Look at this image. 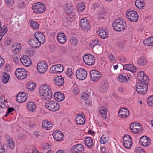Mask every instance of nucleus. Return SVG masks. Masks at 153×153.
I'll use <instances>...</instances> for the list:
<instances>
[{
	"mask_svg": "<svg viewBox=\"0 0 153 153\" xmlns=\"http://www.w3.org/2000/svg\"><path fill=\"white\" fill-rule=\"evenodd\" d=\"M39 92L43 100H49L52 98L51 88L47 84L42 85L39 87Z\"/></svg>",
	"mask_w": 153,
	"mask_h": 153,
	"instance_id": "f257e3e1",
	"label": "nucleus"
},
{
	"mask_svg": "<svg viewBox=\"0 0 153 153\" xmlns=\"http://www.w3.org/2000/svg\"><path fill=\"white\" fill-rule=\"evenodd\" d=\"M113 27L116 31H122L126 29V25L125 22L122 19L119 18L113 22Z\"/></svg>",
	"mask_w": 153,
	"mask_h": 153,
	"instance_id": "f03ea898",
	"label": "nucleus"
},
{
	"mask_svg": "<svg viewBox=\"0 0 153 153\" xmlns=\"http://www.w3.org/2000/svg\"><path fill=\"white\" fill-rule=\"evenodd\" d=\"M147 82H139L136 85V90L139 94H145L148 89Z\"/></svg>",
	"mask_w": 153,
	"mask_h": 153,
	"instance_id": "7ed1b4c3",
	"label": "nucleus"
},
{
	"mask_svg": "<svg viewBox=\"0 0 153 153\" xmlns=\"http://www.w3.org/2000/svg\"><path fill=\"white\" fill-rule=\"evenodd\" d=\"M32 8L34 12L39 14L43 13L46 9L45 4L39 2L34 3Z\"/></svg>",
	"mask_w": 153,
	"mask_h": 153,
	"instance_id": "20e7f679",
	"label": "nucleus"
},
{
	"mask_svg": "<svg viewBox=\"0 0 153 153\" xmlns=\"http://www.w3.org/2000/svg\"><path fill=\"white\" fill-rule=\"evenodd\" d=\"M45 106L49 110L52 111H56L60 108L59 104L54 101H50L46 102Z\"/></svg>",
	"mask_w": 153,
	"mask_h": 153,
	"instance_id": "39448f33",
	"label": "nucleus"
},
{
	"mask_svg": "<svg viewBox=\"0 0 153 153\" xmlns=\"http://www.w3.org/2000/svg\"><path fill=\"white\" fill-rule=\"evenodd\" d=\"M126 15L129 20L132 22H136L138 20V16L135 11L128 10L126 11Z\"/></svg>",
	"mask_w": 153,
	"mask_h": 153,
	"instance_id": "423d86ee",
	"label": "nucleus"
},
{
	"mask_svg": "<svg viewBox=\"0 0 153 153\" xmlns=\"http://www.w3.org/2000/svg\"><path fill=\"white\" fill-rule=\"evenodd\" d=\"M83 59L84 62L89 66L93 65L95 62V59L94 57L90 54H88L84 55Z\"/></svg>",
	"mask_w": 153,
	"mask_h": 153,
	"instance_id": "0eeeda50",
	"label": "nucleus"
},
{
	"mask_svg": "<svg viewBox=\"0 0 153 153\" xmlns=\"http://www.w3.org/2000/svg\"><path fill=\"white\" fill-rule=\"evenodd\" d=\"M15 74L16 77L20 79H25L27 75L26 71L24 68H17L16 70Z\"/></svg>",
	"mask_w": 153,
	"mask_h": 153,
	"instance_id": "6e6552de",
	"label": "nucleus"
},
{
	"mask_svg": "<svg viewBox=\"0 0 153 153\" xmlns=\"http://www.w3.org/2000/svg\"><path fill=\"white\" fill-rule=\"evenodd\" d=\"M130 128L131 131L135 134L141 132L143 130L141 126L138 123H134L131 124Z\"/></svg>",
	"mask_w": 153,
	"mask_h": 153,
	"instance_id": "1a4fd4ad",
	"label": "nucleus"
},
{
	"mask_svg": "<svg viewBox=\"0 0 153 153\" xmlns=\"http://www.w3.org/2000/svg\"><path fill=\"white\" fill-rule=\"evenodd\" d=\"M77 78L80 80L85 79L87 76L86 71L84 69L80 68L76 72Z\"/></svg>",
	"mask_w": 153,
	"mask_h": 153,
	"instance_id": "9d476101",
	"label": "nucleus"
},
{
	"mask_svg": "<svg viewBox=\"0 0 153 153\" xmlns=\"http://www.w3.org/2000/svg\"><path fill=\"white\" fill-rule=\"evenodd\" d=\"M38 71L40 73H45L48 69V65L45 61L38 63L37 66Z\"/></svg>",
	"mask_w": 153,
	"mask_h": 153,
	"instance_id": "9b49d317",
	"label": "nucleus"
},
{
	"mask_svg": "<svg viewBox=\"0 0 153 153\" xmlns=\"http://www.w3.org/2000/svg\"><path fill=\"white\" fill-rule=\"evenodd\" d=\"M80 25L82 30L88 31L90 29V25L88 21L86 18L82 19L80 21Z\"/></svg>",
	"mask_w": 153,
	"mask_h": 153,
	"instance_id": "f8f14e48",
	"label": "nucleus"
},
{
	"mask_svg": "<svg viewBox=\"0 0 153 153\" xmlns=\"http://www.w3.org/2000/svg\"><path fill=\"white\" fill-rule=\"evenodd\" d=\"M70 149L73 153H82L84 151L83 146L80 144L73 145Z\"/></svg>",
	"mask_w": 153,
	"mask_h": 153,
	"instance_id": "ddd939ff",
	"label": "nucleus"
},
{
	"mask_svg": "<svg viewBox=\"0 0 153 153\" xmlns=\"http://www.w3.org/2000/svg\"><path fill=\"white\" fill-rule=\"evenodd\" d=\"M90 74L91 78L94 81H97L101 76V73L96 70L91 71Z\"/></svg>",
	"mask_w": 153,
	"mask_h": 153,
	"instance_id": "4468645a",
	"label": "nucleus"
},
{
	"mask_svg": "<svg viewBox=\"0 0 153 153\" xmlns=\"http://www.w3.org/2000/svg\"><path fill=\"white\" fill-rule=\"evenodd\" d=\"M148 77L145 74L143 71H141L137 74V79L139 80V82H149Z\"/></svg>",
	"mask_w": 153,
	"mask_h": 153,
	"instance_id": "2eb2a0df",
	"label": "nucleus"
},
{
	"mask_svg": "<svg viewBox=\"0 0 153 153\" xmlns=\"http://www.w3.org/2000/svg\"><path fill=\"white\" fill-rule=\"evenodd\" d=\"M53 135L54 139L57 141H60L63 139V134L59 130L54 131L53 133Z\"/></svg>",
	"mask_w": 153,
	"mask_h": 153,
	"instance_id": "dca6fc26",
	"label": "nucleus"
},
{
	"mask_svg": "<svg viewBox=\"0 0 153 153\" xmlns=\"http://www.w3.org/2000/svg\"><path fill=\"white\" fill-rule=\"evenodd\" d=\"M38 40L34 37L29 40L28 43L33 48H38L40 46L41 44Z\"/></svg>",
	"mask_w": 153,
	"mask_h": 153,
	"instance_id": "f3484780",
	"label": "nucleus"
},
{
	"mask_svg": "<svg viewBox=\"0 0 153 153\" xmlns=\"http://www.w3.org/2000/svg\"><path fill=\"white\" fill-rule=\"evenodd\" d=\"M140 143L143 146L147 147L150 144V140L149 138L146 136H143L139 140Z\"/></svg>",
	"mask_w": 153,
	"mask_h": 153,
	"instance_id": "a211bd4d",
	"label": "nucleus"
},
{
	"mask_svg": "<svg viewBox=\"0 0 153 153\" xmlns=\"http://www.w3.org/2000/svg\"><path fill=\"white\" fill-rule=\"evenodd\" d=\"M118 114L121 118L125 119L129 116V111L127 108H123L119 110Z\"/></svg>",
	"mask_w": 153,
	"mask_h": 153,
	"instance_id": "6ab92c4d",
	"label": "nucleus"
},
{
	"mask_svg": "<svg viewBox=\"0 0 153 153\" xmlns=\"http://www.w3.org/2000/svg\"><path fill=\"white\" fill-rule=\"evenodd\" d=\"M20 61L25 66H29L31 64V61L30 58L26 55L23 56L22 57L20 58Z\"/></svg>",
	"mask_w": 153,
	"mask_h": 153,
	"instance_id": "aec40b11",
	"label": "nucleus"
},
{
	"mask_svg": "<svg viewBox=\"0 0 153 153\" xmlns=\"http://www.w3.org/2000/svg\"><path fill=\"white\" fill-rule=\"evenodd\" d=\"M27 98V96L25 92L19 93L16 96V100L19 103H22L25 101Z\"/></svg>",
	"mask_w": 153,
	"mask_h": 153,
	"instance_id": "412c9836",
	"label": "nucleus"
},
{
	"mask_svg": "<svg viewBox=\"0 0 153 153\" xmlns=\"http://www.w3.org/2000/svg\"><path fill=\"white\" fill-rule=\"evenodd\" d=\"M85 119L83 114H78L76 116V121L78 125H83L85 123Z\"/></svg>",
	"mask_w": 153,
	"mask_h": 153,
	"instance_id": "4be33fe9",
	"label": "nucleus"
},
{
	"mask_svg": "<svg viewBox=\"0 0 153 153\" xmlns=\"http://www.w3.org/2000/svg\"><path fill=\"white\" fill-rule=\"evenodd\" d=\"M65 12L69 14L71 17L75 15V13L72 7L70 4H67L64 8Z\"/></svg>",
	"mask_w": 153,
	"mask_h": 153,
	"instance_id": "5701e85b",
	"label": "nucleus"
},
{
	"mask_svg": "<svg viewBox=\"0 0 153 153\" xmlns=\"http://www.w3.org/2000/svg\"><path fill=\"white\" fill-rule=\"evenodd\" d=\"M35 37L38 39L41 44H43L45 41V38L44 35L41 32H37L34 34Z\"/></svg>",
	"mask_w": 153,
	"mask_h": 153,
	"instance_id": "b1692460",
	"label": "nucleus"
},
{
	"mask_svg": "<svg viewBox=\"0 0 153 153\" xmlns=\"http://www.w3.org/2000/svg\"><path fill=\"white\" fill-rule=\"evenodd\" d=\"M21 48V45L20 44L16 43L13 45L11 49L13 53L16 54L20 52Z\"/></svg>",
	"mask_w": 153,
	"mask_h": 153,
	"instance_id": "393cba45",
	"label": "nucleus"
},
{
	"mask_svg": "<svg viewBox=\"0 0 153 153\" xmlns=\"http://www.w3.org/2000/svg\"><path fill=\"white\" fill-rule=\"evenodd\" d=\"M124 70H126L131 72L134 73L136 71V67L133 65L126 64L123 65Z\"/></svg>",
	"mask_w": 153,
	"mask_h": 153,
	"instance_id": "a878e982",
	"label": "nucleus"
},
{
	"mask_svg": "<svg viewBox=\"0 0 153 153\" xmlns=\"http://www.w3.org/2000/svg\"><path fill=\"white\" fill-rule=\"evenodd\" d=\"M57 38L58 41L61 43H63L65 42L66 41L65 35L62 32L59 33H58Z\"/></svg>",
	"mask_w": 153,
	"mask_h": 153,
	"instance_id": "bb28decb",
	"label": "nucleus"
},
{
	"mask_svg": "<svg viewBox=\"0 0 153 153\" xmlns=\"http://www.w3.org/2000/svg\"><path fill=\"white\" fill-rule=\"evenodd\" d=\"M27 109L30 111L34 112L36 109V105L32 101L27 102Z\"/></svg>",
	"mask_w": 153,
	"mask_h": 153,
	"instance_id": "cd10ccee",
	"label": "nucleus"
},
{
	"mask_svg": "<svg viewBox=\"0 0 153 153\" xmlns=\"http://www.w3.org/2000/svg\"><path fill=\"white\" fill-rule=\"evenodd\" d=\"M54 97L55 99L59 102L62 101L64 99V96L62 93L57 92L54 93Z\"/></svg>",
	"mask_w": 153,
	"mask_h": 153,
	"instance_id": "c85d7f7f",
	"label": "nucleus"
},
{
	"mask_svg": "<svg viewBox=\"0 0 153 153\" xmlns=\"http://www.w3.org/2000/svg\"><path fill=\"white\" fill-rule=\"evenodd\" d=\"M55 84L58 86H62L64 83V79L61 76H57L54 79Z\"/></svg>",
	"mask_w": 153,
	"mask_h": 153,
	"instance_id": "c756f323",
	"label": "nucleus"
},
{
	"mask_svg": "<svg viewBox=\"0 0 153 153\" xmlns=\"http://www.w3.org/2000/svg\"><path fill=\"white\" fill-rule=\"evenodd\" d=\"M84 142L87 147L89 148H92L93 143L91 138L90 137L85 138L84 140Z\"/></svg>",
	"mask_w": 153,
	"mask_h": 153,
	"instance_id": "7c9ffc66",
	"label": "nucleus"
},
{
	"mask_svg": "<svg viewBox=\"0 0 153 153\" xmlns=\"http://www.w3.org/2000/svg\"><path fill=\"white\" fill-rule=\"evenodd\" d=\"M99 35L102 38L105 39L106 38L108 35L107 30L103 29H100L98 31Z\"/></svg>",
	"mask_w": 153,
	"mask_h": 153,
	"instance_id": "2f4dec72",
	"label": "nucleus"
},
{
	"mask_svg": "<svg viewBox=\"0 0 153 153\" xmlns=\"http://www.w3.org/2000/svg\"><path fill=\"white\" fill-rule=\"evenodd\" d=\"M143 43L145 45L153 46V36L149 37L145 39Z\"/></svg>",
	"mask_w": 153,
	"mask_h": 153,
	"instance_id": "473e14b6",
	"label": "nucleus"
},
{
	"mask_svg": "<svg viewBox=\"0 0 153 153\" xmlns=\"http://www.w3.org/2000/svg\"><path fill=\"white\" fill-rule=\"evenodd\" d=\"M147 60L145 57L142 56L139 58L137 60V64L141 66H145L146 65Z\"/></svg>",
	"mask_w": 153,
	"mask_h": 153,
	"instance_id": "72a5a7b5",
	"label": "nucleus"
},
{
	"mask_svg": "<svg viewBox=\"0 0 153 153\" xmlns=\"http://www.w3.org/2000/svg\"><path fill=\"white\" fill-rule=\"evenodd\" d=\"M10 75L4 72L1 77L2 82L4 83H7L8 82L9 79Z\"/></svg>",
	"mask_w": 153,
	"mask_h": 153,
	"instance_id": "f704fd0d",
	"label": "nucleus"
},
{
	"mask_svg": "<svg viewBox=\"0 0 153 153\" xmlns=\"http://www.w3.org/2000/svg\"><path fill=\"white\" fill-rule=\"evenodd\" d=\"M136 6L139 9H142L144 6L145 3L143 0H136L135 1Z\"/></svg>",
	"mask_w": 153,
	"mask_h": 153,
	"instance_id": "c9c22d12",
	"label": "nucleus"
},
{
	"mask_svg": "<svg viewBox=\"0 0 153 153\" xmlns=\"http://www.w3.org/2000/svg\"><path fill=\"white\" fill-rule=\"evenodd\" d=\"M107 109L104 107H100L99 109V112L100 113L103 117L106 118Z\"/></svg>",
	"mask_w": 153,
	"mask_h": 153,
	"instance_id": "e433bc0d",
	"label": "nucleus"
},
{
	"mask_svg": "<svg viewBox=\"0 0 153 153\" xmlns=\"http://www.w3.org/2000/svg\"><path fill=\"white\" fill-rule=\"evenodd\" d=\"M85 8V4L83 2L79 3L77 5V9L78 11H82Z\"/></svg>",
	"mask_w": 153,
	"mask_h": 153,
	"instance_id": "4c0bfd02",
	"label": "nucleus"
},
{
	"mask_svg": "<svg viewBox=\"0 0 153 153\" xmlns=\"http://www.w3.org/2000/svg\"><path fill=\"white\" fill-rule=\"evenodd\" d=\"M108 85L107 83H104L102 84L100 89V91L101 92H105L108 88Z\"/></svg>",
	"mask_w": 153,
	"mask_h": 153,
	"instance_id": "58836bf2",
	"label": "nucleus"
},
{
	"mask_svg": "<svg viewBox=\"0 0 153 153\" xmlns=\"http://www.w3.org/2000/svg\"><path fill=\"white\" fill-rule=\"evenodd\" d=\"M50 125H52L47 120H45L43 121L42 127V128L45 129L47 128L51 127V126H50Z\"/></svg>",
	"mask_w": 153,
	"mask_h": 153,
	"instance_id": "ea45409f",
	"label": "nucleus"
},
{
	"mask_svg": "<svg viewBox=\"0 0 153 153\" xmlns=\"http://www.w3.org/2000/svg\"><path fill=\"white\" fill-rule=\"evenodd\" d=\"M30 24L33 28L36 30L39 29V25L36 22L32 21L30 22Z\"/></svg>",
	"mask_w": 153,
	"mask_h": 153,
	"instance_id": "a19ab883",
	"label": "nucleus"
},
{
	"mask_svg": "<svg viewBox=\"0 0 153 153\" xmlns=\"http://www.w3.org/2000/svg\"><path fill=\"white\" fill-rule=\"evenodd\" d=\"M132 140H129L126 142H123V143L124 146L126 148L128 149L130 148L132 145Z\"/></svg>",
	"mask_w": 153,
	"mask_h": 153,
	"instance_id": "79ce46f5",
	"label": "nucleus"
},
{
	"mask_svg": "<svg viewBox=\"0 0 153 153\" xmlns=\"http://www.w3.org/2000/svg\"><path fill=\"white\" fill-rule=\"evenodd\" d=\"M147 103L149 106L153 107V95L150 96L147 98Z\"/></svg>",
	"mask_w": 153,
	"mask_h": 153,
	"instance_id": "37998d69",
	"label": "nucleus"
},
{
	"mask_svg": "<svg viewBox=\"0 0 153 153\" xmlns=\"http://www.w3.org/2000/svg\"><path fill=\"white\" fill-rule=\"evenodd\" d=\"M7 146L10 149H12L15 146L14 142L11 140H8L7 141Z\"/></svg>",
	"mask_w": 153,
	"mask_h": 153,
	"instance_id": "c03bdc74",
	"label": "nucleus"
},
{
	"mask_svg": "<svg viewBox=\"0 0 153 153\" xmlns=\"http://www.w3.org/2000/svg\"><path fill=\"white\" fill-rule=\"evenodd\" d=\"M98 41L97 40H92L90 44V46L91 48H93L98 45Z\"/></svg>",
	"mask_w": 153,
	"mask_h": 153,
	"instance_id": "a18cd8bd",
	"label": "nucleus"
},
{
	"mask_svg": "<svg viewBox=\"0 0 153 153\" xmlns=\"http://www.w3.org/2000/svg\"><path fill=\"white\" fill-rule=\"evenodd\" d=\"M118 80L120 82H125L127 80V79L126 77L122 75H119L118 77Z\"/></svg>",
	"mask_w": 153,
	"mask_h": 153,
	"instance_id": "49530a36",
	"label": "nucleus"
},
{
	"mask_svg": "<svg viewBox=\"0 0 153 153\" xmlns=\"http://www.w3.org/2000/svg\"><path fill=\"white\" fill-rule=\"evenodd\" d=\"M18 6L19 8L21 9H22L25 8L26 6V5L23 1H19L18 4Z\"/></svg>",
	"mask_w": 153,
	"mask_h": 153,
	"instance_id": "de8ad7c7",
	"label": "nucleus"
},
{
	"mask_svg": "<svg viewBox=\"0 0 153 153\" xmlns=\"http://www.w3.org/2000/svg\"><path fill=\"white\" fill-rule=\"evenodd\" d=\"M100 141L101 144H105L107 143L108 140L106 137L103 135L100 138Z\"/></svg>",
	"mask_w": 153,
	"mask_h": 153,
	"instance_id": "09e8293b",
	"label": "nucleus"
},
{
	"mask_svg": "<svg viewBox=\"0 0 153 153\" xmlns=\"http://www.w3.org/2000/svg\"><path fill=\"white\" fill-rule=\"evenodd\" d=\"M57 73H61L62 72L64 69L63 66L61 65L58 64L56 65Z\"/></svg>",
	"mask_w": 153,
	"mask_h": 153,
	"instance_id": "8fccbe9b",
	"label": "nucleus"
},
{
	"mask_svg": "<svg viewBox=\"0 0 153 153\" xmlns=\"http://www.w3.org/2000/svg\"><path fill=\"white\" fill-rule=\"evenodd\" d=\"M66 74L68 76L71 78L73 74V73L71 69L70 68H68L66 72Z\"/></svg>",
	"mask_w": 153,
	"mask_h": 153,
	"instance_id": "3c124183",
	"label": "nucleus"
},
{
	"mask_svg": "<svg viewBox=\"0 0 153 153\" xmlns=\"http://www.w3.org/2000/svg\"><path fill=\"white\" fill-rule=\"evenodd\" d=\"M70 42L71 44L75 46L77 45V40L76 39L75 37H71Z\"/></svg>",
	"mask_w": 153,
	"mask_h": 153,
	"instance_id": "603ef678",
	"label": "nucleus"
},
{
	"mask_svg": "<svg viewBox=\"0 0 153 153\" xmlns=\"http://www.w3.org/2000/svg\"><path fill=\"white\" fill-rule=\"evenodd\" d=\"M35 83L32 82L30 83V84L27 86V88L30 91L33 90L35 88Z\"/></svg>",
	"mask_w": 153,
	"mask_h": 153,
	"instance_id": "864d4df0",
	"label": "nucleus"
},
{
	"mask_svg": "<svg viewBox=\"0 0 153 153\" xmlns=\"http://www.w3.org/2000/svg\"><path fill=\"white\" fill-rule=\"evenodd\" d=\"M6 4L9 6H11L14 3V0H5Z\"/></svg>",
	"mask_w": 153,
	"mask_h": 153,
	"instance_id": "5fc2aeb1",
	"label": "nucleus"
},
{
	"mask_svg": "<svg viewBox=\"0 0 153 153\" xmlns=\"http://www.w3.org/2000/svg\"><path fill=\"white\" fill-rule=\"evenodd\" d=\"M0 30V33H1V35L3 36L7 31V27H2V28H1Z\"/></svg>",
	"mask_w": 153,
	"mask_h": 153,
	"instance_id": "6e6d98bb",
	"label": "nucleus"
},
{
	"mask_svg": "<svg viewBox=\"0 0 153 153\" xmlns=\"http://www.w3.org/2000/svg\"><path fill=\"white\" fill-rule=\"evenodd\" d=\"M34 52V51L33 49L29 48L26 50V53L27 55L31 56L33 55Z\"/></svg>",
	"mask_w": 153,
	"mask_h": 153,
	"instance_id": "4d7b16f0",
	"label": "nucleus"
},
{
	"mask_svg": "<svg viewBox=\"0 0 153 153\" xmlns=\"http://www.w3.org/2000/svg\"><path fill=\"white\" fill-rule=\"evenodd\" d=\"M129 140H132L131 137L128 135H126L124 136L123 138V142H126Z\"/></svg>",
	"mask_w": 153,
	"mask_h": 153,
	"instance_id": "13d9d810",
	"label": "nucleus"
},
{
	"mask_svg": "<svg viewBox=\"0 0 153 153\" xmlns=\"http://www.w3.org/2000/svg\"><path fill=\"white\" fill-rule=\"evenodd\" d=\"M137 153H145L143 149L141 147H138L136 149Z\"/></svg>",
	"mask_w": 153,
	"mask_h": 153,
	"instance_id": "bf43d9fd",
	"label": "nucleus"
},
{
	"mask_svg": "<svg viewBox=\"0 0 153 153\" xmlns=\"http://www.w3.org/2000/svg\"><path fill=\"white\" fill-rule=\"evenodd\" d=\"M56 67L57 66H56V65L52 66L51 67L50 70L51 72L52 73H57L56 71Z\"/></svg>",
	"mask_w": 153,
	"mask_h": 153,
	"instance_id": "052dcab7",
	"label": "nucleus"
},
{
	"mask_svg": "<svg viewBox=\"0 0 153 153\" xmlns=\"http://www.w3.org/2000/svg\"><path fill=\"white\" fill-rule=\"evenodd\" d=\"M4 42L7 45H9L12 42V41L10 38H6L4 39Z\"/></svg>",
	"mask_w": 153,
	"mask_h": 153,
	"instance_id": "680f3d73",
	"label": "nucleus"
},
{
	"mask_svg": "<svg viewBox=\"0 0 153 153\" xmlns=\"http://www.w3.org/2000/svg\"><path fill=\"white\" fill-rule=\"evenodd\" d=\"M88 95L87 93H84L81 97L82 100H86L88 98Z\"/></svg>",
	"mask_w": 153,
	"mask_h": 153,
	"instance_id": "e2e57ef3",
	"label": "nucleus"
},
{
	"mask_svg": "<svg viewBox=\"0 0 153 153\" xmlns=\"http://www.w3.org/2000/svg\"><path fill=\"white\" fill-rule=\"evenodd\" d=\"M5 149L4 145L1 143H0V153H4Z\"/></svg>",
	"mask_w": 153,
	"mask_h": 153,
	"instance_id": "0e129e2a",
	"label": "nucleus"
},
{
	"mask_svg": "<svg viewBox=\"0 0 153 153\" xmlns=\"http://www.w3.org/2000/svg\"><path fill=\"white\" fill-rule=\"evenodd\" d=\"M42 148L44 149H47L50 148V146L47 143H44L42 145Z\"/></svg>",
	"mask_w": 153,
	"mask_h": 153,
	"instance_id": "69168bd1",
	"label": "nucleus"
},
{
	"mask_svg": "<svg viewBox=\"0 0 153 153\" xmlns=\"http://www.w3.org/2000/svg\"><path fill=\"white\" fill-rule=\"evenodd\" d=\"M110 61L112 63L114 62L115 61V59L114 56L112 55H110L109 56Z\"/></svg>",
	"mask_w": 153,
	"mask_h": 153,
	"instance_id": "338daca9",
	"label": "nucleus"
},
{
	"mask_svg": "<svg viewBox=\"0 0 153 153\" xmlns=\"http://www.w3.org/2000/svg\"><path fill=\"white\" fill-rule=\"evenodd\" d=\"M4 63V59L2 57L0 56V67H1Z\"/></svg>",
	"mask_w": 153,
	"mask_h": 153,
	"instance_id": "774afa93",
	"label": "nucleus"
}]
</instances>
